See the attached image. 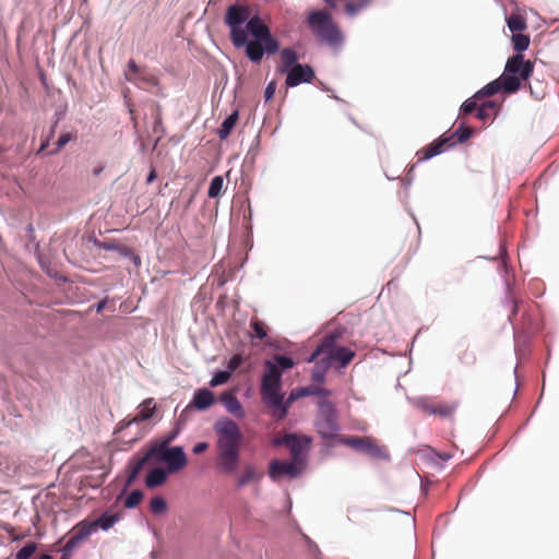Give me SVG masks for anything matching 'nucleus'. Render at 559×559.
I'll use <instances>...</instances> for the list:
<instances>
[{"label": "nucleus", "mask_w": 559, "mask_h": 559, "mask_svg": "<svg viewBox=\"0 0 559 559\" xmlns=\"http://www.w3.org/2000/svg\"><path fill=\"white\" fill-rule=\"evenodd\" d=\"M282 442L289 449L293 461L300 465L302 453L301 440L295 435H286L282 441H275L276 444H281Z\"/></svg>", "instance_id": "obj_18"}, {"label": "nucleus", "mask_w": 559, "mask_h": 559, "mask_svg": "<svg viewBox=\"0 0 559 559\" xmlns=\"http://www.w3.org/2000/svg\"><path fill=\"white\" fill-rule=\"evenodd\" d=\"M209 449L207 442H199L193 447V453L201 454Z\"/></svg>", "instance_id": "obj_52"}, {"label": "nucleus", "mask_w": 559, "mask_h": 559, "mask_svg": "<svg viewBox=\"0 0 559 559\" xmlns=\"http://www.w3.org/2000/svg\"><path fill=\"white\" fill-rule=\"evenodd\" d=\"M247 31L255 38V40L265 38L270 33L267 25L258 16H253L247 22L246 32Z\"/></svg>", "instance_id": "obj_20"}, {"label": "nucleus", "mask_w": 559, "mask_h": 559, "mask_svg": "<svg viewBox=\"0 0 559 559\" xmlns=\"http://www.w3.org/2000/svg\"><path fill=\"white\" fill-rule=\"evenodd\" d=\"M138 83H145L148 85H157V78L144 70L138 75Z\"/></svg>", "instance_id": "obj_46"}, {"label": "nucleus", "mask_w": 559, "mask_h": 559, "mask_svg": "<svg viewBox=\"0 0 559 559\" xmlns=\"http://www.w3.org/2000/svg\"><path fill=\"white\" fill-rule=\"evenodd\" d=\"M230 379V372L227 370L216 372L210 381L211 386H217L226 383Z\"/></svg>", "instance_id": "obj_43"}, {"label": "nucleus", "mask_w": 559, "mask_h": 559, "mask_svg": "<svg viewBox=\"0 0 559 559\" xmlns=\"http://www.w3.org/2000/svg\"><path fill=\"white\" fill-rule=\"evenodd\" d=\"M247 57L253 61L259 62L263 57V45L260 40H248L245 44Z\"/></svg>", "instance_id": "obj_25"}, {"label": "nucleus", "mask_w": 559, "mask_h": 559, "mask_svg": "<svg viewBox=\"0 0 559 559\" xmlns=\"http://www.w3.org/2000/svg\"><path fill=\"white\" fill-rule=\"evenodd\" d=\"M173 436L169 437L165 442L160 444H156L152 447L146 453H144L143 456L139 457L138 460H134L130 463V472L127 477L126 486H131L136 478L139 477V474L143 469V467L153 459L156 457L158 461H165V453L169 452L170 448L167 447V443L173 440Z\"/></svg>", "instance_id": "obj_6"}, {"label": "nucleus", "mask_w": 559, "mask_h": 559, "mask_svg": "<svg viewBox=\"0 0 559 559\" xmlns=\"http://www.w3.org/2000/svg\"><path fill=\"white\" fill-rule=\"evenodd\" d=\"M97 246L104 250L117 251L121 255H126V257L131 253V249L129 247L117 243L115 241H103V242H98Z\"/></svg>", "instance_id": "obj_32"}, {"label": "nucleus", "mask_w": 559, "mask_h": 559, "mask_svg": "<svg viewBox=\"0 0 559 559\" xmlns=\"http://www.w3.org/2000/svg\"><path fill=\"white\" fill-rule=\"evenodd\" d=\"M456 408H457V403H455V402L436 403L435 415H438L442 418H449V417L453 416Z\"/></svg>", "instance_id": "obj_30"}, {"label": "nucleus", "mask_w": 559, "mask_h": 559, "mask_svg": "<svg viewBox=\"0 0 559 559\" xmlns=\"http://www.w3.org/2000/svg\"><path fill=\"white\" fill-rule=\"evenodd\" d=\"M217 436V467L225 474H234L239 463L242 435L239 426L231 419L225 418L214 425Z\"/></svg>", "instance_id": "obj_1"}, {"label": "nucleus", "mask_w": 559, "mask_h": 559, "mask_svg": "<svg viewBox=\"0 0 559 559\" xmlns=\"http://www.w3.org/2000/svg\"><path fill=\"white\" fill-rule=\"evenodd\" d=\"M507 24H508L509 29L513 34L521 33L524 29H526V27H527V24H526V21L524 20V17H522L519 14H511L510 16H508Z\"/></svg>", "instance_id": "obj_28"}, {"label": "nucleus", "mask_w": 559, "mask_h": 559, "mask_svg": "<svg viewBox=\"0 0 559 559\" xmlns=\"http://www.w3.org/2000/svg\"><path fill=\"white\" fill-rule=\"evenodd\" d=\"M453 141L456 143L465 142L472 135V129L468 127L460 126L453 133Z\"/></svg>", "instance_id": "obj_38"}, {"label": "nucleus", "mask_w": 559, "mask_h": 559, "mask_svg": "<svg viewBox=\"0 0 559 559\" xmlns=\"http://www.w3.org/2000/svg\"><path fill=\"white\" fill-rule=\"evenodd\" d=\"M282 372L271 360L264 361V373L261 379L260 394L263 403L272 409V416L282 420L285 418V409L282 405L281 392Z\"/></svg>", "instance_id": "obj_2"}, {"label": "nucleus", "mask_w": 559, "mask_h": 559, "mask_svg": "<svg viewBox=\"0 0 559 559\" xmlns=\"http://www.w3.org/2000/svg\"><path fill=\"white\" fill-rule=\"evenodd\" d=\"M36 549V543L29 542L16 552L15 559H29L35 554Z\"/></svg>", "instance_id": "obj_40"}, {"label": "nucleus", "mask_w": 559, "mask_h": 559, "mask_svg": "<svg viewBox=\"0 0 559 559\" xmlns=\"http://www.w3.org/2000/svg\"><path fill=\"white\" fill-rule=\"evenodd\" d=\"M155 409H156V405H155L153 399L144 400L139 406L138 414L132 419H130L128 421H126V420L121 421L120 428L122 429L124 427L130 426L133 423H141V421H145V420L150 419L154 415Z\"/></svg>", "instance_id": "obj_16"}, {"label": "nucleus", "mask_w": 559, "mask_h": 559, "mask_svg": "<svg viewBox=\"0 0 559 559\" xmlns=\"http://www.w3.org/2000/svg\"><path fill=\"white\" fill-rule=\"evenodd\" d=\"M219 400L224 404L228 413H230L231 415L239 419L245 417L246 413L243 411V407L234 394L225 392L221 395Z\"/></svg>", "instance_id": "obj_19"}, {"label": "nucleus", "mask_w": 559, "mask_h": 559, "mask_svg": "<svg viewBox=\"0 0 559 559\" xmlns=\"http://www.w3.org/2000/svg\"><path fill=\"white\" fill-rule=\"evenodd\" d=\"M488 112L495 114L497 111L498 105L493 100H485L480 104Z\"/></svg>", "instance_id": "obj_50"}, {"label": "nucleus", "mask_w": 559, "mask_h": 559, "mask_svg": "<svg viewBox=\"0 0 559 559\" xmlns=\"http://www.w3.org/2000/svg\"><path fill=\"white\" fill-rule=\"evenodd\" d=\"M455 142L453 141V135H448V133H443L440 138L431 142L430 144L424 146L418 153V162L426 160L432 158L447 151L451 146H453Z\"/></svg>", "instance_id": "obj_10"}, {"label": "nucleus", "mask_w": 559, "mask_h": 559, "mask_svg": "<svg viewBox=\"0 0 559 559\" xmlns=\"http://www.w3.org/2000/svg\"><path fill=\"white\" fill-rule=\"evenodd\" d=\"M274 360V364L280 368L281 372L288 370L294 366V360L285 355H276Z\"/></svg>", "instance_id": "obj_42"}, {"label": "nucleus", "mask_w": 559, "mask_h": 559, "mask_svg": "<svg viewBox=\"0 0 559 559\" xmlns=\"http://www.w3.org/2000/svg\"><path fill=\"white\" fill-rule=\"evenodd\" d=\"M238 120L239 112L238 110H235L222 122L219 129L217 130L219 140L224 141L230 135Z\"/></svg>", "instance_id": "obj_21"}, {"label": "nucleus", "mask_w": 559, "mask_h": 559, "mask_svg": "<svg viewBox=\"0 0 559 559\" xmlns=\"http://www.w3.org/2000/svg\"><path fill=\"white\" fill-rule=\"evenodd\" d=\"M275 91H276V83H275V81H271L266 85L265 91H264L265 100H270L271 98H273Z\"/></svg>", "instance_id": "obj_48"}, {"label": "nucleus", "mask_w": 559, "mask_h": 559, "mask_svg": "<svg viewBox=\"0 0 559 559\" xmlns=\"http://www.w3.org/2000/svg\"><path fill=\"white\" fill-rule=\"evenodd\" d=\"M167 463V472L176 473L187 465V456L181 447L170 448L169 452L165 453V461Z\"/></svg>", "instance_id": "obj_15"}, {"label": "nucleus", "mask_w": 559, "mask_h": 559, "mask_svg": "<svg viewBox=\"0 0 559 559\" xmlns=\"http://www.w3.org/2000/svg\"><path fill=\"white\" fill-rule=\"evenodd\" d=\"M490 112H488L484 107H481L479 105L478 109H477V112H476V117L479 119V120H487L489 117H490Z\"/></svg>", "instance_id": "obj_51"}, {"label": "nucleus", "mask_w": 559, "mask_h": 559, "mask_svg": "<svg viewBox=\"0 0 559 559\" xmlns=\"http://www.w3.org/2000/svg\"><path fill=\"white\" fill-rule=\"evenodd\" d=\"M512 44L513 49L518 51V53H522L524 50H526L530 46V36L526 34L515 33L512 35Z\"/></svg>", "instance_id": "obj_29"}, {"label": "nucleus", "mask_w": 559, "mask_h": 559, "mask_svg": "<svg viewBox=\"0 0 559 559\" xmlns=\"http://www.w3.org/2000/svg\"><path fill=\"white\" fill-rule=\"evenodd\" d=\"M503 91L508 94H513L519 91V82L515 75H501L497 80L485 85L481 90L476 93V97H489L498 92Z\"/></svg>", "instance_id": "obj_9"}, {"label": "nucleus", "mask_w": 559, "mask_h": 559, "mask_svg": "<svg viewBox=\"0 0 559 559\" xmlns=\"http://www.w3.org/2000/svg\"><path fill=\"white\" fill-rule=\"evenodd\" d=\"M298 56L297 52L292 48H284L281 51V66L280 72L286 73L288 72L295 64L297 63Z\"/></svg>", "instance_id": "obj_22"}, {"label": "nucleus", "mask_w": 559, "mask_h": 559, "mask_svg": "<svg viewBox=\"0 0 559 559\" xmlns=\"http://www.w3.org/2000/svg\"><path fill=\"white\" fill-rule=\"evenodd\" d=\"M105 307V301H102L97 305V312H100Z\"/></svg>", "instance_id": "obj_58"}, {"label": "nucleus", "mask_w": 559, "mask_h": 559, "mask_svg": "<svg viewBox=\"0 0 559 559\" xmlns=\"http://www.w3.org/2000/svg\"><path fill=\"white\" fill-rule=\"evenodd\" d=\"M534 63L525 60L523 53H515L510 57L506 63L502 75H515L519 82V90L533 74Z\"/></svg>", "instance_id": "obj_8"}, {"label": "nucleus", "mask_w": 559, "mask_h": 559, "mask_svg": "<svg viewBox=\"0 0 559 559\" xmlns=\"http://www.w3.org/2000/svg\"><path fill=\"white\" fill-rule=\"evenodd\" d=\"M262 474L259 473L253 465H246L242 474L238 478V486L242 487L253 481H259Z\"/></svg>", "instance_id": "obj_26"}, {"label": "nucleus", "mask_w": 559, "mask_h": 559, "mask_svg": "<svg viewBox=\"0 0 559 559\" xmlns=\"http://www.w3.org/2000/svg\"><path fill=\"white\" fill-rule=\"evenodd\" d=\"M223 191H224V179L222 176H215L210 183L207 195H209V198L215 199V198L221 197Z\"/></svg>", "instance_id": "obj_31"}, {"label": "nucleus", "mask_w": 559, "mask_h": 559, "mask_svg": "<svg viewBox=\"0 0 559 559\" xmlns=\"http://www.w3.org/2000/svg\"><path fill=\"white\" fill-rule=\"evenodd\" d=\"M297 392L300 394V396H307L313 394V388H301L297 389Z\"/></svg>", "instance_id": "obj_54"}, {"label": "nucleus", "mask_w": 559, "mask_h": 559, "mask_svg": "<svg viewBox=\"0 0 559 559\" xmlns=\"http://www.w3.org/2000/svg\"><path fill=\"white\" fill-rule=\"evenodd\" d=\"M416 406L427 414L435 415L436 403L430 400L419 399L416 401Z\"/></svg>", "instance_id": "obj_44"}, {"label": "nucleus", "mask_w": 559, "mask_h": 559, "mask_svg": "<svg viewBox=\"0 0 559 559\" xmlns=\"http://www.w3.org/2000/svg\"><path fill=\"white\" fill-rule=\"evenodd\" d=\"M286 74V85L289 87L310 83L316 75L313 69L308 64H295Z\"/></svg>", "instance_id": "obj_14"}, {"label": "nucleus", "mask_w": 559, "mask_h": 559, "mask_svg": "<svg viewBox=\"0 0 559 559\" xmlns=\"http://www.w3.org/2000/svg\"><path fill=\"white\" fill-rule=\"evenodd\" d=\"M156 171L154 168L151 169L147 178H146V183H152L155 179H156Z\"/></svg>", "instance_id": "obj_55"}, {"label": "nucleus", "mask_w": 559, "mask_h": 559, "mask_svg": "<svg viewBox=\"0 0 559 559\" xmlns=\"http://www.w3.org/2000/svg\"><path fill=\"white\" fill-rule=\"evenodd\" d=\"M150 510L154 514H162L167 510V503L163 497H154L150 502Z\"/></svg>", "instance_id": "obj_37"}, {"label": "nucleus", "mask_w": 559, "mask_h": 559, "mask_svg": "<svg viewBox=\"0 0 559 559\" xmlns=\"http://www.w3.org/2000/svg\"><path fill=\"white\" fill-rule=\"evenodd\" d=\"M215 402L214 393L209 389H199L189 404V407H194L199 411H204L211 407Z\"/></svg>", "instance_id": "obj_17"}, {"label": "nucleus", "mask_w": 559, "mask_h": 559, "mask_svg": "<svg viewBox=\"0 0 559 559\" xmlns=\"http://www.w3.org/2000/svg\"><path fill=\"white\" fill-rule=\"evenodd\" d=\"M167 473H168L167 468L164 469V468L157 467V468L152 469L145 478L146 487L156 488L158 486H162L167 479Z\"/></svg>", "instance_id": "obj_23"}, {"label": "nucleus", "mask_w": 559, "mask_h": 559, "mask_svg": "<svg viewBox=\"0 0 559 559\" xmlns=\"http://www.w3.org/2000/svg\"><path fill=\"white\" fill-rule=\"evenodd\" d=\"M119 519H120L119 513L105 512L98 519L93 521L92 523L94 525L95 531L97 528L107 531V530L111 528L119 521Z\"/></svg>", "instance_id": "obj_24"}, {"label": "nucleus", "mask_w": 559, "mask_h": 559, "mask_svg": "<svg viewBox=\"0 0 559 559\" xmlns=\"http://www.w3.org/2000/svg\"><path fill=\"white\" fill-rule=\"evenodd\" d=\"M260 41L263 45V51L266 53H275L280 48L278 41L272 37L271 33H269V35H266V37L262 38Z\"/></svg>", "instance_id": "obj_36"}, {"label": "nucleus", "mask_w": 559, "mask_h": 559, "mask_svg": "<svg viewBox=\"0 0 559 559\" xmlns=\"http://www.w3.org/2000/svg\"><path fill=\"white\" fill-rule=\"evenodd\" d=\"M143 499V492L139 489H135L130 492L124 501V507L128 509L135 508L140 504Z\"/></svg>", "instance_id": "obj_39"}, {"label": "nucleus", "mask_w": 559, "mask_h": 559, "mask_svg": "<svg viewBox=\"0 0 559 559\" xmlns=\"http://www.w3.org/2000/svg\"><path fill=\"white\" fill-rule=\"evenodd\" d=\"M479 100H481V99H480V97H476V94L473 97L466 99L461 106V114L469 115L474 111L477 112V109L480 105V104H478Z\"/></svg>", "instance_id": "obj_35"}, {"label": "nucleus", "mask_w": 559, "mask_h": 559, "mask_svg": "<svg viewBox=\"0 0 559 559\" xmlns=\"http://www.w3.org/2000/svg\"><path fill=\"white\" fill-rule=\"evenodd\" d=\"M250 328L252 329V333L250 334L252 340L258 338L262 341L267 336L269 328L258 318H252L250 320Z\"/></svg>", "instance_id": "obj_27"}, {"label": "nucleus", "mask_w": 559, "mask_h": 559, "mask_svg": "<svg viewBox=\"0 0 559 559\" xmlns=\"http://www.w3.org/2000/svg\"><path fill=\"white\" fill-rule=\"evenodd\" d=\"M243 361V358L240 354L234 355L228 361L227 368L229 372L235 371Z\"/></svg>", "instance_id": "obj_47"}, {"label": "nucleus", "mask_w": 559, "mask_h": 559, "mask_svg": "<svg viewBox=\"0 0 559 559\" xmlns=\"http://www.w3.org/2000/svg\"><path fill=\"white\" fill-rule=\"evenodd\" d=\"M70 554H71V552H66V551L63 550V555H62L61 559H69Z\"/></svg>", "instance_id": "obj_59"}, {"label": "nucleus", "mask_w": 559, "mask_h": 559, "mask_svg": "<svg viewBox=\"0 0 559 559\" xmlns=\"http://www.w3.org/2000/svg\"><path fill=\"white\" fill-rule=\"evenodd\" d=\"M344 443L372 457L384 456V450L368 437H348L344 440Z\"/></svg>", "instance_id": "obj_11"}, {"label": "nucleus", "mask_w": 559, "mask_h": 559, "mask_svg": "<svg viewBox=\"0 0 559 559\" xmlns=\"http://www.w3.org/2000/svg\"><path fill=\"white\" fill-rule=\"evenodd\" d=\"M308 25L317 38L331 47H338L344 41L340 27L325 11L311 12L308 16Z\"/></svg>", "instance_id": "obj_4"}, {"label": "nucleus", "mask_w": 559, "mask_h": 559, "mask_svg": "<svg viewBox=\"0 0 559 559\" xmlns=\"http://www.w3.org/2000/svg\"><path fill=\"white\" fill-rule=\"evenodd\" d=\"M325 3H328L331 8H336V1L335 0H324Z\"/></svg>", "instance_id": "obj_56"}, {"label": "nucleus", "mask_w": 559, "mask_h": 559, "mask_svg": "<svg viewBox=\"0 0 559 559\" xmlns=\"http://www.w3.org/2000/svg\"><path fill=\"white\" fill-rule=\"evenodd\" d=\"M40 559H52V557L48 554H45L40 557Z\"/></svg>", "instance_id": "obj_60"}, {"label": "nucleus", "mask_w": 559, "mask_h": 559, "mask_svg": "<svg viewBox=\"0 0 559 559\" xmlns=\"http://www.w3.org/2000/svg\"><path fill=\"white\" fill-rule=\"evenodd\" d=\"M318 432L325 439L332 438L338 430L336 412L330 401L319 402V414L316 423Z\"/></svg>", "instance_id": "obj_7"}, {"label": "nucleus", "mask_w": 559, "mask_h": 559, "mask_svg": "<svg viewBox=\"0 0 559 559\" xmlns=\"http://www.w3.org/2000/svg\"><path fill=\"white\" fill-rule=\"evenodd\" d=\"M340 337L341 333L338 332L325 335L322 342L311 354L309 360L313 361L317 360V358L322 357L325 368H345L348 366L356 354L350 348L342 346L338 343Z\"/></svg>", "instance_id": "obj_3"}, {"label": "nucleus", "mask_w": 559, "mask_h": 559, "mask_svg": "<svg viewBox=\"0 0 559 559\" xmlns=\"http://www.w3.org/2000/svg\"><path fill=\"white\" fill-rule=\"evenodd\" d=\"M370 0H358V1H348L345 5V12L348 16H355L358 12L367 8Z\"/></svg>", "instance_id": "obj_34"}, {"label": "nucleus", "mask_w": 559, "mask_h": 559, "mask_svg": "<svg viewBox=\"0 0 559 559\" xmlns=\"http://www.w3.org/2000/svg\"><path fill=\"white\" fill-rule=\"evenodd\" d=\"M313 394L320 397H326L331 395V391L324 388H313Z\"/></svg>", "instance_id": "obj_53"}, {"label": "nucleus", "mask_w": 559, "mask_h": 559, "mask_svg": "<svg viewBox=\"0 0 559 559\" xmlns=\"http://www.w3.org/2000/svg\"><path fill=\"white\" fill-rule=\"evenodd\" d=\"M102 171H103V167H102V166H100V167H97V168H95V169L93 170V175H94V176H98Z\"/></svg>", "instance_id": "obj_57"}, {"label": "nucleus", "mask_w": 559, "mask_h": 559, "mask_svg": "<svg viewBox=\"0 0 559 559\" xmlns=\"http://www.w3.org/2000/svg\"><path fill=\"white\" fill-rule=\"evenodd\" d=\"M93 532H95L92 522L81 521L78 523L71 532V536L64 545L66 552H72L82 540L87 538Z\"/></svg>", "instance_id": "obj_13"}, {"label": "nucleus", "mask_w": 559, "mask_h": 559, "mask_svg": "<svg viewBox=\"0 0 559 559\" xmlns=\"http://www.w3.org/2000/svg\"><path fill=\"white\" fill-rule=\"evenodd\" d=\"M301 397L300 394L297 392V390H293L289 394V396L284 400V394L282 393V405L281 407L285 409V416L288 413V408L292 406V404L297 400Z\"/></svg>", "instance_id": "obj_45"}, {"label": "nucleus", "mask_w": 559, "mask_h": 559, "mask_svg": "<svg viewBox=\"0 0 559 559\" xmlns=\"http://www.w3.org/2000/svg\"><path fill=\"white\" fill-rule=\"evenodd\" d=\"M317 359H318V362H317V365L314 366V369H313V372H312V379H313L316 382H323L325 371H326L329 368H325V366H324V361L322 360V357H319V358H317Z\"/></svg>", "instance_id": "obj_41"}, {"label": "nucleus", "mask_w": 559, "mask_h": 559, "mask_svg": "<svg viewBox=\"0 0 559 559\" xmlns=\"http://www.w3.org/2000/svg\"><path fill=\"white\" fill-rule=\"evenodd\" d=\"M70 140L71 135L69 133L61 134L58 141L56 142V152L61 150Z\"/></svg>", "instance_id": "obj_49"}, {"label": "nucleus", "mask_w": 559, "mask_h": 559, "mask_svg": "<svg viewBox=\"0 0 559 559\" xmlns=\"http://www.w3.org/2000/svg\"><path fill=\"white\" fill-rule=\"evenodd\" d=\"M127 67L128 69L124 72L126 80L128 82L138 84V75L143 71V69H141L133 59L129 60Z\"/></svg>", "instance_id": "obj_33"}, {"label": "nucleus", "mask_w": 559, "mask_h": 559, "mask_svg": "<svg viewBox=\"0 0 559 559\" xmlns=\"http://www.w3.org/2000/svg\"><path fill=\"white\" fill-rule=\"evenodd\" d=\"M300 472V465L294 461L272 460L269 465V475L273 480H277L283 476L290 478L296 477Z\"/></svg>", "instance_id": "obj_12"}, {"label": "nucleus", "mask_w": 559, "mask_h": 559, "mask_svg": "<svg viewBox=\"0 0 559 559\" xmlns=\"http://www.w3.org/2000/svg\"><path fill=\"white\" fill-rule=\"evenodd\" d=\"M250 12L246 7L230 5L227 9L225 22L230 27V39L236 48L247 43V33L242 24L249 21Z\"/></svg>", "instance_id": "obj_5"}]
</instances>
